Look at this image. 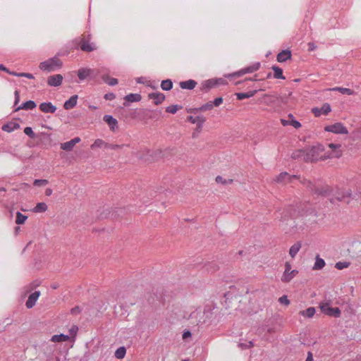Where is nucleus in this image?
<instances>
[{"instance_id": "62", "label": "nucleus", "mask_w": 361, "mask_h": 361, "mask_svg": "<svg viewBox=\"0 0 361 361\" xmlns=\"http://www.w3.org/2000/svg\"><path fill=\"white\" fill-rule=\"evenodd\" d=\"M8 73L11 75H14V76H16V77H21L20 75V73H16L15 71H8Z\"/></svg>"}, {"instance_id": "28", "label": "nucleus", "mask_w": 361, "mask_h": 361, "mask_svg": "<svg viewBox=\"0 0 361 361\" xmlns=\"http://www.w3.org/2000/svg\"><path fill=\"white\" fill-rule=\"evenodd\" d=\"M271 69L273 71V76L274 78L276 79H282V80H285L286 78L284 77L283 74V69L276 66V65H274L271 66Z\"/></svg>"}, {"instance_id": "24", "label": "nucleus", "mask_w": 361, "mask_h": 361, "mask_svg": "<svg viewBox=\"0 0 361 361\" xmlns=\"http://www.w3.org/2000/svg\"><path fill=\"white\" fill-rule=\"evenodd\" d=\"M78 96L77 94L72 95L63 104V108L66 110L71 109L77 105Z\"/></svg>"}, {"instance_id": "3", "label": "nucleus", "mask_w": 361, "mask_h": 361, "mask_svg": "<svg viewBox=\"0 0 361 361\" xmlns=\"http://www.w3.org/2000/svg\"><path fill=\"white\" fill-rule=\"evenodd\" d=\"M321 312L329 317L339 318L341 315V310L339 307H332L330 305V301L321 302L319 305Z\"/></svg>"}, {"instance_id": "12", "label": "nucleus", "mask_w": 361, "mask_h": 361, "mask_svg": "<svg viewBox=\"0 0 361 361\" xmlns=\"http://www.w3.org/2000/svg\"><path fill=\"white\" fill-rule=\"evenodd\" d=\"M98 74L99 71L94 73V70L89 68H81L78 71V76L80 81H83L92 75H97Z\"/></svg>"}, {"instance_id": "30", "label": "nucleus", "mask_w": 361, "mask_h": 361, "mask_svg": "<svg viewBox=\"0 0 361 361\" xmlns=\"http://www.w3.org/2000/svg\"><path fill=\"white\" fill-rule=\"evenodd\" d=\"M316 313V308L314 307H310L305 310L300 311V314L307 318H312Z\"/></svg>"}, {"instance_id": "56", "label": "nucleus", "mask_w": 361, "mask_h": 361, "mask_svg": "<svg viewBox=\"0 0 361 361\" xmlns=\"http://www.w3.org/2000/svg\"><path fill=\"white\" fill-rule=\"evenodd\" d=\"M238 346L242 350L249 349L247 342H240L238 344Z\"/></svg>"}, {"instance_id": "63", "label": "nucleus", "mask_w": 361, "mask_h": 361, "mask_svg": "<svg viewBox=\"0 0 361 361\" xmlns=\"http://www.w3.org/2000/svg\"><path fill=\"white\" fill-rule=\"evenodd\" d=\"M187 111L190 114H196L197 109L196 108H190L187 109Z\"/></svg>"}, {"instance_id": "2", "label": "nucleus", "mask_w": 361, "mask_h": 361, "mask_svg": "<svg viewBox=\"0 0 361 361\" xmlns=\"http://www.w3.org/2000/svg\"><path fill=\"white\" fill-rule=\"evenodd\" d=\"M261 63L260 62H255L252 64L246 66L239 71H237L235 72L228 73L224 75L225 78L228 79H232L235 78L241 77L245 74L247 73H252L257 71H258L260 68Z\"/></svg>"}, {"instance_id": "45", "label": "nucleus", "mask_w": 361, "mask_h": 361, "mask_svg": "<svg viewBox=\"0 0 361 361\" xmlns=\"http://www.w3.org/2000/svg\"><path fill=\"white\" fill-rule=\"evenodd\" d=\"M352 197V191L350 190H347L341 195L337 196L336 198L338 201H342L345 197Z\"/></svg>"}, {"instance_id": "1", "label": "nucleus", "mask_w": 361, "mask_h": 361, "mask_svg": "<svg viewBox=\"0 0 361 361\" xmlns=\"http://www.w3.org/2000/svg\"><path fill=\"white\" fill-rule=\"evenodd\" d=\"M62 62L56 56L49 58L39 63V68L40 70L47 72H53L57 69L61 68Z\"/></svg>"}, {"instance_id": "20", "label": "nucleus", "mask_w": 361, "mask_h": 361, "mask_svg": "<svg viewBox=\"0 0 361 361\" xmlns=\"http://www.w3.org/2000/svg\"><path fill=\"white\" fill-rule=\"evenodd\" d=\"M292 57V53L291 51L289 49H283L281 51H280L277 56L276 59L278 62L283 63L286 61L288 59H290Z\"/></svg>"}, {"instance_id": "25", "label": "nucleus", "mask_w": 361, "mask_h": 361, "mask_svg": "<svg viewBox=\"0 0 361 361\" xmlns=\"http://www.w3.org/2000/svg\"><path fill=\"white\" fill-rule=\"evenodd\" d=\"M20 126L17 122H7L6 123L4 124L1 129L3 131H5L6 133H12L14 130L20 128Z\"/></svg>"}, {"instance_id": "46", "label": "nucleus", "mask_w": 361, "mask_h": 361, "mask_svg": "<svg viewBox=\"0 0 361 361\" xmlns=\"http://www.w3.org/2000/svg\"><path fill=\"white\" fill-rule=\"evenodd\" d=\"M20 102V92L18 90H16L14 92V103H13V109L17 107Z\"/></svg>"}, {"instance_id": "8", "label": "nucleus", "mask_w": 361, "mask_h": 361, "mask_svg": "<svg viewBox=\"0 0 361 361\" xmlns=\"http://www.w3.org/2000/svg\"><path fill=\"white\" fill-rule=\"evenodd\" d=\"M298 178L297 175H290L288 172L283 171L276 176L274 180L279 183H290L293 179H296Z\"/></svg>"}, {"instance_id": "6", "label": "nucleus", "mask_w": 361, "mask_h": 361, "mask_svg": "<svg viewBox=\"0 0 361 361\" xmlns=\"http://www.w3.org/2000/svg\"><path fill=\"white\" fill-rule=\"evenodd\" d=\"M223 83L224 80L222 78L208 79L202 82L200 85V90L204 92H207L214 87Z\"/></svg>"}, {"instance_id": "34", "label": "nucleus", "mask_w": 361, "mask_h": 361, "mask_svg": "<svg viewBox=\"0 0 361 361\" xmlns=\"http://www.w3.org/2000/svg\"><path fill=\"white\" fill-rule=\"evenodd\" d=\"M161 88L164 91H170L173 88V82L171 79L163 80L161 82Z\"/></svg>"}, {"instance_id": "61", "label": "nucleus", "mask_w": 361, "mask_h": 361, "mask_svg": "<svg viewBox=\"0 0 361 361\" xmlns=\"http://www.w3.org/2000/svg\"><path fill=\"white\" fill-rule=\"evenodd\" d=\"M315 48H316V46H315V44L313 42L308 43V50L310 51H312L314 50Z\"/></svg>"}, {"instance_id": "5", "label": "nucleus", "mask_w": 361, "mask_h": 361, "mask_svg": "<svg viewBox=\"0 0 361 361\" xmlns=\"http://www.w3.org/2000/svg\"><path fill=\"white\" fill-rule=\"evenodd\" d=\"M307 187L316 195H321L324 197L329 196L332 192L333 189L329 186L325 185L324 187H317L315 186L311 181H308Z\"/></svg>"}, {"instance_id": "19", "label": "nucleus", "mask_w": 361, "mask_h": 361, "mask_svg": "<svg viewBox=\"0 0 361 361\" xmlns=\"http://www.w3.org/2000/svg\"><path fill=\"white\" fill-rule=\"evenodd\" d=\"M40 111L43 113H54L57 107L51 102H42L39 105Z\"/></svg>"}, {"instance_id": "23", "label": "nucleus", "mask_w": 361, "mask_h": 361, "mask_svg": "<svg viewBox=\"0 0 361 361\" xmlns=\"http://www.w3.org/2000/svg\"><path fill=\"white\" fill-rule=\"evenodd\" d=\"M142 96L137 93H130L125 96L124 103L125 106L128 105V102H138L141 100Z\"/></svg>"}, {"instance_id": "64", "label": "nucleus", "mask_w": 361, "mask_h": 361, "mask_svg": "<svg viewBox=\"0 0 361 361\" xmlns=\"http://www.w3.org/2000/svg\"><path fill=\"white\" fill-rule=\"evenodd\" d=\"M79 311H80V309H79L78 307H75L72 308L71 310V314H76Z\"/></svg>"}, {"instance_id": "36", "label": "nucleus", "mask_w": 361, "mask_h": 361, "mask_svg": "<svg viewBox=\"0 0 361 361\" xmlns=\"http://www.w3.org/2000/svg\"><path fill=\"white\" fill-rule=\"evenodd\" d=\"M102 79L104 82L108 84L109 86H114V85H117L118 82V80L117 78H111V77H109L108 75H105L102 76Z\"/></svg>"}, {"instance_id": "15", "label": "nucleus", "mask_w": 361, "mask_h": 361, "mask_svg": "<svg viewBox=\"0 0 361 361\" xmlns=\"http://www.w3.org/2000/svg\"><path fill=\"white\" fill-rule=\"evenodd\" d=\"M288 118H290V120H286L284 118L281 119V124L283 126H291L296 129L301 127L300 122L296 120L292 114H288Z\"/></svg>"}, {"instance_id": "4", "label": "nucleus", "mask_w": 361, "mask_h": 361, "mask_svg": "<svg viewBox=\"0 0 361 361\" xmlns=\"http://www.w3.org/2000/svg\"><path fill=\"white\" fill-rule=\"evenodd\" d=\"M324 131L341 135H347L348 133V128L341 122H336L332 125L326 126Z\"/></svg>"}, {"instance_id": "37", "label": "nucleus", "mask_w": 361, "mask_h": 361, "mask_svg": "<svg viewBox=\"0 0 361 361\" xmlns=\"http://www.w3.org/2000/svg\"><path fill=\"white\" fill-rule=\"evenodd\" d=\"M27 219V216L22 214L20 212H16V224L20 225L23 224Z\"/></svg>"}, {"instance_id": "38", "label": "nucleus", "mask_w": 361, "mask_h": 361, "mask_svg": "<svg viewBox=\"0 0 361 361\" xmlns=\"http://www.w3.org/2000/svg\"><path fill=\"white\" fill-rule=\"evenodd\" d=\"M182 108V105L172 104L166 108V111L171 114H175L178 110L181 109Z\"/></svg>"}, {"instance_id": "60", "label": "nucleus", "mask_w": 361, "mask_h": 361, "mask_svg": "<svg viewBox=\"0 0 361 361\" xmlns=\"http://www.w3.org/2000/svg\"><path fill=\"white\" fill-rule=\"evenodd\" d=\"M78 330V326H73V327L70 329V333H71V334H72V335L75 336V335L76 334V333H77Z\"/></svg>"}, {"instance_id": "42", "label": "nucleus", "mask_w": 361, "mask_h": 361, "mask_svg": "<svg viewBox=\"0 0 361 361\" xmlns=\"http://www.w3.org/2000/svg\"><path fill=\"white\" fill-rule=\"evenodd\" d=\"M216 182L217 183H221L223 185H228V184H231L233 183V179H224L222 176H217L216 177Z\"/></svg>"}, {"instance_id": "33", "label": "nucleus", "mask_w": 361, "mask_h": 361, "mask_svg": "<svg viewBox=\"0 0 361 361\" xmlns=\"http://www.w3.org/2000/svg\"><path fill=\"white\" fill-rule=\"evenodd\" d=\"M48 206L45 202H38L36 206L32 209L34 213H42L47 210Z\"/></svg>"}, {"instance_id": "29", "label": "nucleus", "mask_w": 361, "mask_h": 361, "mask_svg": "<svg viewBox=\"0 0 361 361\" xmlns=\"http://www.w3.org/2000/svg\"><path fill=\"white\" fill-rule=\"evenodd\" d=\"M69 335L64 334H59L53 335L50 339L51 341L54 343H61L69 340Z\"/></svg>"}, {"instance_id": "41", "label": "nucleus", "mask_w": 361, "mask_h": 361, "mask_svg": "<svg viewBox=\"0 0 361 361\" xmlns=\"http://www.w3.org/2000/svg\"><path fill=\"white\" fill-rule=\"evenodd\" d=\"M24 133L27 135L31 139H35L36 137V134L34 132L32 127L27 126L24 128Z\"/></svg>"}, {"instance_id": "22", "label": "nucleus", "mask_w": 361, "mask_h": 361, "mask_svg": "<svg viewBox=\"0 0 361 361\" xmlns=\"http://www.w3.org/2000/svg\"><path fill=\"white\" fill-rule=\"evenodd\" d=\"M149 98L154 100V104L155 105H159L165 100L166 97L163 93L157 92L150 93L149 94Z\"/></svg>"}, {"instance_id": "11", "label": "nucleus", "mask_w": 361, "mask_h": 361, "mask_svg": "<svg viewBox=\"0 0 361 361\" xmlns=\"http://www.w3.org/2000/svg\"><path fill=\"white\" fill-rule=\"evenodd\" d=\"M75 40L80 42V49L83 51L91 52L97 49V46L94 42L90 43L84 38H78Z\"/></svg>"}, {"instance_id": "44", "label": "nucleus", "mask_w": 361, "mask_h": 361, "mask_svg": "<svg viewBox=\"0 0 361 361\" xmlns=\"http://www.w3.org/2000/svg\"><path fill=\"white\" fill-rule=\"evenodd\" d=\"M48 183V180L46 179H35L33 182L34 186L40 187L45 185Z\"/></svg>"}, {"instance_id": "27", "label": "nucleus", "mask_w": 361, "mask_h": 361, "mask_svg": "<svg viewBox=\"0 0 361 361\" xmlns=\"http://www.w3.org/2000/svg\"><path fill=\"white\" fill-rule=\"evenodd\" d=\"M326 266L325 260L320 257L319 255H317L315 257V262L312 267L313 270H321Z\"/></svg>"}, {"instance_id": "14", "label": "nucleus", "mask_w": 361, "mask_h": 361, "mask_svg": "<svg viewBox=\"0 0 361 361\" xmlns=\"http://www.w3.org/2000/svg\"><path fill=\"white\" fill-rule=\"evenodd\" d=\"M103 121L107 123L111 131L114 132L118 128V121L113 116L106 114L103 116Z\"/></svg>"}, {"instance_id": "16", "label": "nucleus", "mask_w": 361, "mask_h": 361, "mask_svg": "<svg viewBox=\"0 0 361 361\" xmlns=\"http://www.w3.org/2000/svg\"><path fill=\"white\" fill-rule=\"evenodd\" d=\"M40 296V291L39 290H35L34 291L33 293H32L29 296H28V298L27 300H26V302H25V305L27 307V309H31L32 308L38 298H39Z\"/></svg>"}, {"instance_id": "40", "label": "nucleus", "mask_w": 361, "mask_h": 361, "mask_svg": "<svg viewBox=\"0 0 361 361\" xmlns=\"http://www.w3.org/2000/svg\"><path fill=\"white\" fill-rule=\"evenodd\" d=\"M350 264V263L349 262L339 261L335 264V268L338 270H342L343 269L348 268Z\"/></svg>"}, {"instance_id": "13", "label": "nucleus", "mask_w": 361, "mask_h": 361, "mask_svg": "<svg viewBox=\"0 0 361 361\" xmlns=\"http://www.w3.org/2000/svg\"><path fill=\"white\" fill-rule=\"evenodd\" d=\"M37 106V104L33 100H27L25 102H23L20 105H18L17 107H15L13 110V112H18L20 110H32Z\"/></svg>"}, {"instance_id": "54", "label": "nucleus", "mask_w": 361, "mask_h": 361, "mask_svg": "<svg viewBox=\"0 0 361 361\" xmlns=\"http://www.w3.org/2000/svg\"><path fill=\"white\" fill-rule=\"evenodd\" d=\"M203 105H204V111L212 110L214 107L213 104H212V102H209L206 104H204Z\"/></svg>"}, {"instance_id": "10", "label": "nucleus", "mask_w": 361, "mask_h": 361, "mask_svg": "<svg viewBox=\"0 0 361 361\" xmlns=\"http://www.w3.org/2000/svg\"><path fill=\"white\" fill-rule=\"evenodd\" d=\"M314 116L319 117L322 114L327 115L331 111V106L329 103H324L321 108L314 107L312 109Z\"/></svg>"}, {"instance_id": "50", "label": "nucleus", "mask_w": 361, "mask_h": 361, "mask_svg": "<svg viewBox=\"0 0 361 361\" xmlns=\"http://www.w3.org/2000/svg\"><path fill=\"white\" fill-rule=\"evenodd\" d=\"M116 98V94L113 92H108L104 95V99L106 101H112Z\"/></svg>"}, {"instance_id": "51", "label": "nucleus", "mask_w": 361, "mask_h": 361, "mask_svg": "<svg viewBox=\"0 0 361 361\" xmlns=\"http://www.w3.org/2000/svg\"><path fill=\"white\" fill-rule=\"evenodd\" d=\"M142 111V110H137V109H135L133 111H131L130 113H129V116L130 118H136L140 114V112Z\"/></svg>"}, {"instance_id": "21", "label": "nucleus", "mask_w": 361, "mask_h": 361, "mask_svg": "<svg viewBox=\"0 0 361 361\" xmlns=\"http://www.w3.org/2000/svg\"><path fill=\"white\" fill-rule=\"evenodd\" d=\"M197 82L192 79L181 81L179 82V87L183 90H192L197 85Z\"/></svg>"}, {"instance_id": "31", "label": "nucleus", "mask_w": 361, "mask_h": 361, "mask_svg": "<svg viewBox=\"0 0 361 361\" xmlns=\"http://www.w3.org/2000/svg\"><path fill=\"white\" fill-rule=\"evenodd\" d=\"M332 91L338 92L343 94L347 95H353L355 94V91L350 88L342 87H336L331 89Z\"/></svg>"}, {"instance_id": "32", "label": "nucleus", "mask_w": 361, "mask_h": 361, "mask_svg": "<svg viewBox=\"0 0 361 361\" xmlns=\"http://www.w3.org/2000/svg\"><path fill=\"white\" fill-rule=\"evenodd\" d=\"M301 248V243L300 242H296L294 243L289 249V255L290 256L293 258L296 256L298 252H299L300 249Z\"/></svg>"}, {"instance_id": "47", "label": "nucleus", "mask_w": 361, "mask_h": 361, "mask_svg": "<svg viewBox=\"0 0 361 361\" xmlns=\"http://www.w3.org/2000/svg\"><path fill=\"white\" fill-rule=\"evenodd\" d=\"M192 332L189 329H185L182 334V338L184 341H187L188 338L192 337Z\"/></svg>"}, {"instance_id": "9", "label": "nucleus", "mask_w": 361, "mask_h": 361, "mask_svg": "<svg viewBox=\"0 0 361 361\" xmlns=\"http://www.w3.org/2000/svg\"><path fill=\"white\" fill-rule=\"evenodd\" d=\"M305 152L302 153L303 159L307 162H312L315 161L317 152L315 146H312L311 147L304 149Z\"/></svg>"}, {"instance_id": "53", "label": "nucleus", "mask_w": 361, "mask_h": 361, "mask_svg": "<svg viewBox=\"0 0 361 361\" xmlns=\"http://www.w3.org/2000/svg\"><path fill=\"white\" fill-rule=\"evenodd\" d=\"M205 121H206V118L204 119V121H200V122H198L197 125H196L197 126H196V129H195V130L197 132L199 133V132H200L202 130V129L203 128V126H204V123H205Z\"/></svg>"}, {"instance_id": "52", "label": "nucleus", "mask_w": 361, "mask_h": 361, "mask_svg": "<svg viewBox=\"0 0 361 361\" xmlns=\"http://www.w3.org/2000/svg\"><path fill=\"white\" fill-rule=\"evenodd\" d=\"M302 152H305V151L303 149H299L298 151L294 152H293V154L291 155V157L293 159H297L300 156H302Z\"/></svg>"}, {"instance_id": "48", "label": "nucleus", "mask_w": 361, "mask_h": 361, "mask_svg": "<svg viewBox=\"0 0 361 361\" xmlns=\"http://www.w3.org/2000/svg\"><path fill=\"white\" fill-rule=\"evenodd\" d=\"M279 302L281 304L285 305H288L290 304V300L288 298V296L286 295H283L281 297H280L279 299Z\"/></svg>"}, {"instance_id": "43", "label": "nucleus", "mask_w": 361, "mask_h": 361, "mask_svg": "<svg viewBox=\"0 0 361 361\" xmlns=\"http://www.w3.org/2000/svg\"><path fill=\"white\" fill-rule=\"evenodd\" d=\"M105 144L104 141L102 139H97L94 140L93 144L91 145V149H94L96 148H101Z\"/></svg>"}, {"instance_id": "58", "label": "nucleus", "mask_w": 361, "mask_h": 361, "mask_svg": "<svg viewBox=\"0 0 361 361\" xmlns=\"http://www.w3.org/2000/svg\"><path fill=\"white\" fill-rule=\"evenodd\" d=\"M341 147V145L336 143H330L329 144V147L331 149H336Z\"/></svg>"}, {"instance_id": "59", "label": "nucleus", "mask_w": 361, "mask_h": 361, "mask_svg": "<svg viewBox=\"0 0 361 361\" xmlns=\"http://www.w3.org/2000/svg\"><path fill=\"white\" fill-rule=\"evenodd\" d=\"M136 82L138 84H145V77L137 78Z\"/></svg>"}, {"instance_id": "35", "label": "nucleus", "mask_w": 361, "mask_h": 361, "mask_svg": "<svg viewBox=\"0 0 361 361\" xmlns=\"http://www.w3.org/2000/svg\"><path fill=\"white\" fill-rule=\"evenodd\" d=\"M126 347L120 346L116 350V351L114 353V356L117 359H123L126 356Z\"/></svg>"}, {"instance_id": "39", "label": "nucleus", "mask_w": 361, "mask_h": 361, "mask_svg": "<svg viewBox=\"0 0 361 361\" xmlns=\"http://www.w3.org/2000/svg\"><path fill=\"white\" fill-rule=\"evenodd\" d=\"M205 118H206L202 115H200L196 117H194L193 116H188L187 117V121L190 122L192 124L197 125V123H198V122H200V121H204V119H205Z\"/></svg>"}, {"instance_id": "18", "label": "nucleus", "mask_w": 361, "mask_h": 361, "mask_svg": "<svg viewBox=\"0 0 361 361\" xmlns=\"http://www.w3.org/2000/svg\"><path fill=\"white\" fill-rule=\"evenodd\" d=\"M63 76L61 74L51 75L47 79V84L51 87H59L62 84Z\"/></svg>"}, {"instance_id": "17", "label": "nucleus", "mask_w": 361, "mask_h": 361, "mask_svg": "<svg viewBox=\"0 0 361 361\" xmlns=\"http://www.w3.org/2000/svg\"><path fill=\"white\" fill-rule=\"evenodd\" d=\"M81 139L79 137H75L69 141L61 144V149L65 151H71L75 145L79 143Z\"/></svg>"}, {"instance_id": "49", "label": "nucleus", "mask_w": 361, "mask_h": 361, "mask_svg": "<svg viewBox=\"0 0 361 361\" xmlns=\"http://www.w3.org/2000/svg\"><path fill=\"white\" fill-rule=\"evenodd\" d=\"M224 102V99L221 97H219L215 98L212 102V104H213V106H220Z\"/></svg>"}, {"instance_id": "55", "label": "nucleus", "mask_w": 361, "mask_h": 361, "mask_svg": "<svg viewBox=\"0 0 361 361\" xmlns=\"http://www.w3.org/2000/svg\"><path fill=\"white\" fill-rule=\"evenodd\" d=\"M20 75L21 77H25L29 79H34L35 77L32 73H20Z\"/></svg>"}, {"instance_id": "57", "label": "nucleus", "mask_w": 361, "mask_h": 361, "mask_svg": "<svg viewBox=\"0 0 361 361\" xmlns=\"http://www.w3.org/2000/svg\"><path fill=\"white\" fill-rule=\"evenodd\" d=\"M313 360H314V357H313L312 353L311 351H308L305 361H313Z\"/></svg>"}, {"instance_id": "7", "label": "nucleus", "mask_w": 361, "mask_h": 361, "mask_svg": "<svg viewBox=\"0 0 361 361\" xmlns=\"http://www.w3.org/2000/svg\"><path fill=\"white\" fill-rule=\"evenodd\" d=\"M298 271L296 269L291 270V264L286 262L285 263V271L281 276V281L283 283L290 282L297 274Z\"/></svg>"}, {"instance_id": "26", "label": "nucleus", "mask_w": 361, "mask_h": 361, "mask_svg": "<svg viewBox=\"0 0 361 361\" xmlns=\"http://www.w3.org/2000/svg\"><path fill=\"white\" fill-rule=\"evenodd\" d=\"M258 92L257 90H250L246 92H237L235 93L236 99L238 100H243L245 99H249L252 97H254L257 92Z\"/></svg>"}]
</instances>
